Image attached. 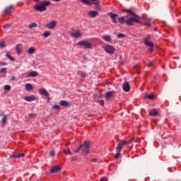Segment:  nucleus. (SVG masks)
<instances>
[{"label":"nucleus","mask_w":181,"mask_h":181,"mask_svg":"<svg viewBox=\"0 0 181 181\" xmlns=\"http://www.w3.org/2000/svg\"><path fill=\"white\" fill-rule=\"evenodd\" d=\"M78 151H80V149L78 148L76 151H75V152L78 153Z\"/></svg>","instance_id":"nucleus-50"},{"label":"nucleus","mask_w":181,"mask_h":181,"mask_svg":"<svg viewBox=\"0 0 181 181\" xmlns=\"http://www.w3.org/2000/svg\"><path fill=\"white\" fill-rule=\"evenodd\" d=\"M12 9H13V6L11 5L5 9L4 13H11V11H12Z\"/></svg>","instance_id":"nucleus-25"},{"label":"nucleus","mask_w":181,"mask_h":181,"mask_svg":"<svg viewBox=\"0 0 181 181\" xmlns=\"http://www.w3.org/2000/svg\"><path fill=\"white\" fill-rule=\"evenodd\" d=\"M99 104H100V105H104V100H100L99 101Z\"/></svg>","instance_id":"nucleus-44"},{"label":"nucleus","mask_w":181,"mask_h":181,"mask_svg":"<svg viewBox=\"0 0 181 181\" xmlns=\"http://www.w3.org/2000/svg\"><path fill=\"white\" fill-rule=\"evenodd\" d=\"M6 119H7L6 115H4L3 118H2V123L3 124H6Z\"/></svg>","instance_id":"nucleus-36"},{"label":"nucleus","mask_w":181,"mask_h":181,"mask_svg":"<svg viewBox=\"0 0 181 181\" xmlns=\"http://www.w3.org/2000/svg\"><path fill=\"white\" fill-rule=\"evenodd\" d=\"M33 86H32V84L30 83H26L25 84V90H27L28 91L33 90Z\"/></svg>","instance_id":"nucleus-26"},{"label":"nucleus","mask_w":181,"mask_h":181,"mask_svg":"<svg viewBox=\"0 0 181 181\" xmlns=\"http://www.w3.org/2000/svg\"><path fill=\"white\" fill-rule=\"evenodd\" d=\"M59 104L62 107H70V103L66 100H61Z\"/></svg>","instance_id":"nucleus-16"},{"label":"nucleus","mask_w":181,"mask_h":181,"mask_svg":"<svg viewBox=\"0 0 181 181\" xmlns=\"http://www.w3.org/2000/svg\"><path fill=\"white\" fill-rule=\"evenodd\" d=\"M24 100L25 101H35V100H36V96L32 95H30V96H26L24 98Z\"/></svg>","instance_id":"nucleus-13"},{"label":"nucleus","mask_w":181,"mask_h":181,"mask_svg":"<svg viewBox=\"0 0 181 181\" xmlns=\"http://www.w3.org/2000/svg\"><path fill=\"white\" fill-rule=\"evenodd\" d=\"M0 47H5V42H0Z\"/></svg>","instance_id":"nucleus-42"},{"label":"nucleus","mask_w":181,"mask_h":181,"mask_svg":"<svg viewBox=\"0 0 181 181\" xmlns=\"http://www.w3.org/2000/svg\"><path fill=\"white\" fill-rule=\"evenodd\" d=\"M57 25V21H53L52 22L48 23L47 25H45V28H47V29H54Z\"/></svg>","instance_id":"nucleus-6"},{"label":"nucleus","mask_w":181,"mask_h":181,"mask_svg":"<svg viewBox=\"0 0 181 181\" xmlns=\"http://www.w3.org/2000/svg\"><path fill=\"white\" fill-rule=\"evenodd\" d=\"M29 77H37L39 76V74L36 71H30L28 74Z\"/></svg>","instance_id":"nucleus-17"},{"label":"nucleus","mask_w":181,"mask_h":181,"mask_svg":"<svg viewBox=\"0 0 181 181\" xmlns=\"http://www.w3.org/2000/svg\"><path fill=\"white\" fill-rule=\"evenodd\" d=\"M50 35H52V33H50V31H46L43 33V36L45 37H49V36H50Z\"/></svg>","instance_id":"nucleus-29"},{"label":"nucleus","mask_w":181,"mask_h":181,"mask_svg":"<svg viewBox=\"0 0 181 181\" xmlns=\"http://www.w3.org/2000/svg\"><path fill=\"white\" fill-rule=\"evenodd\" d=\"M17 54H22V49L21 48V44H18L16 47Z\"/></svg>","instance_id":"nucleus-20"},{"label":"nucleus","mask_w":181,"mask_h":181,"mask_svg":"<svg viewBox=\"0 0 181 181\" xmlns=\"http://www.w3.org/2000/svg\"><path fill=\"white\" fill-rule=\"evenodd\" d=\"M71 160V161H73V160H76V158H72Z\"/></svg>","instance_id":"nucleus-51"},{"label":"nucleus","mask_w":181,"mask_h":181,"mask_svg":"<svg viewBox=\"0 0 181 181\" xmlns=\"http://www.w3.org/2000/svg\"><path fill=\"white\" fill-rule=\"evenodd\" d=\"M82 35L83 34L81 33V30H77L74 33H72L71 34V36H72V37H76V39H78V37H81Z\"/></svg>","instance_id":"nucleus-9"},{"label":"nucleus","mask_w":181,"mask_h":181,"mask_svg":"<svg viewBox=\"0 0 181 181\" xmlns=\"http://www.w3.org/2000/svg\"><path fill=\"white\" fill-rule=\"evenodd\" d=\"M62 170V167L59 165H54L51 168V173H57V172H60Z\"/></svg>","instance_id":"nucleus-10"},{"label":"nucleus","mask_w":181,"mask_h":181,"mask_svg":"<svg viewBox=\"0 0 181 181\" xmlns=\"http://www.w3.org/2000/svg\"><path fill=\"white\" fill-rule=\"evenodd\" d=\"M125 18H128V16H126V17H119L118 18L119 23H120L121 25H124V23H125V22H126Z\"/></svg>","instance_id":"nucleus-21"},{"label":"nucleus","mask_w":181,"mask_h":181,"mask_svg":"<svg viewBox=\"0 0 181 181\" xmlns=\"http://www.w3.org/2000/svg\"><path fill=\"white\" fill-rule=\"evenodd\" d=\"M104 50L107 54H114L115 52V47H112V45H107L104 47Z\"/></svg>","instance_id":"nucleus-4"},{"label":"nucleus","mask_w":181,"mask_h":181,"mask_svg":"<svg viewBox=\"0 0 181 181\" xmlns=\"http://www.w3.org/2000/svg\"><path fill=\"white\" fill-rule=\"evenodd\" d=\"M66 146H69V144H66Z\"/></svg>","instance_id":"nucleus-53"},{"label":"nucleus","mask_w":181,"mask_h":181,"mask_svg":"<svg viewBox=\"0 0 181 181\" xmlns=\"http://www.w3.org/2000/svg\"><path fill=\"white\" fill-rule=\"evenodd\" d=\"M23 157H25V154L24 153L13 155V158H17L18 159H19L21 158H23Z\"/></svg>","instance_id":"nucleus-28"},{"label":"nucleus","mask_w":181,"mask_h":181,"mask_svg":"<svg viewBox=\"0 0 181 181\" xmlns=\"http://www.w3.org/2000/svg\"><path fill=\"white\" fill-rule=\"evenodd\" d=\"M146 98H148V100H153L155 98V95H146Z\"/></svg>","instance_id":"nucleus-30"},{"label":"nucleus","mask_w":181,"mask_h":181,"mask_svg":"<svg viewBox=\"0 0 181 181\" xmlns=\"http://www.w3.org/2000/svg\"><path fill=\"white\" fill-rule=\"evenodd\" d=\"M98 13V12L97 11H90L88 12V16H90V18H95Z\"/></svg>","instance_id":"nucleus-15"},{"label":"nucleus","mask_w":181,"mask_h":181,"mask_svg":"<svg viewBox=\"0 0 181 181\" xmlns=\"http://www.w3.org/2000/svg\"><path fill=\"white\" fill-rule=\"evenodd\" d=\"M127 144H128L127 141H120L117 144L116 151H121L122 150V146L127 145Z\"/></svg>","instance_id":"nucleus-8"},{"label":"nucleus","mask_w":181,"mask_h":181,"mask_svg":"<svg viewBox=\"0 0 181 181\" xmlns=\"http://www.w3.org/2000/svg\"><path fill=\"white\" fill-rule=\"evenodd\" d=\"M97 160H98L97 158H93L92 159V162H97Z\"/></svg>","instance_id":"nucleus-47"},{"label":"nucleus","mask_w":181,"mask_h":181,"mask_svg":"<svg viewBox=\"0 0 181 181\" xmlns=\"http://www.w3.org/2000/svg\"><path fill=\"white\" fill-rule=\"evenodd\" d=\"M35 52H36V49L33 47H31L28 49L27 53L28 54H35Z\"/></svg>","instance_id":"nucleus-18"},{"label":"nucleus","mask_w":181,"mask_h":181,"mask_svg":"<svg viewBox=\"0 0 181 181\" xmlns=\"http://www.w3.org/2000/svg\"><path fill=\"white\" fill-rule=\"evenodd\" d=\"M103 39L105 40V42H111V40H112L111 35H105L103 37Z\"/></svg>","instance_id":"nucleus-23"},{"label":"nucleus","mask_w":181,"mask_h":181,"mask_svg":"<svg viewBox=\"0 0 181 181\" xmlns=\"http://www.w3.org/2000/svg\"><path fill=\"white\" fill-rule=\"evenodd\" d=\"M152 66H153V62L148 63V67H152Z\"/></svg>","instance_id":"nucleus-45"},{"label":"nucleus","mask_w":181,"mask_h":181,"mask_svg":"<svg viewBox=\"0 0 181 181\" xmlns=\"http://www.w3.org/2000/svg\"><path fill=\"white\" fill-rule=\"evenodd\" d=\"M13 79H15V77H13Z\"/></svg>","instance_id":"nucleus-55"},{"label":"nucleus","mask_w":181,"mask_h":181,"mask_svg":"<svg viewBox=\"0 0 181 181\" xmlns=\"http://www.w3.org/2000/svg\"><path fill=\"white\" fill-rule=\"evenodd\" d=\"M64 153H65V155H71V151H70V148H68L67 151H64Z\"/></svg>","instance_id":"nucleus-34"},{"label":"nucleus","mask_w":181,"mask_h":181,"mask_svg":"<svg viewBox=\"0 0 181 181\" xmlns=\"http://www.w3.org/2000/svg\"><path fill=\"white\" fill-rule=\"evenodd\" d=\"M78 46H84V47H86V49H93V45L91 43L86 42V41H79L77 42Z\"/></svg>","instance_id":"nucleus-5"},{"label":"nucleus","mask_w":181,"mask_h":181,"mask_svg":"<svg viewBox=\"0 0 181 181\" xmlns=\"http://www.w3.org/2000/svg\"><path fill=\"white\" fill-rule=\"evenodd\" d=\"M109 16H110L112 19V22L113 23H118V21H117V17L118 16V14H115L113 13H109Z\"/></svg>","instance_id":"nucleus-12"},{"label":"nucleus","mask_w":181,"mask_h":181,"mask_svg":"<svg viewBox=\"0 0 181 181\" xmlns=\"http://www.w3.org/2000/svg\"><path fill=\"white\" fill-rule=\"evenodd\" d=\"M13 79H15V77H13Z\"/></svg>","instance_id":"nucleus-54"},{"label":"nucleus","mask_w":181,"mask_h":181,"mask_svg":"<svg viewBox=\"0 0 181 181\" xmlns=\"http://www.w3.org/2000/svg\"><path fill=\"white\" fill-rule=\"evenodd\" d=\"M52 108L54 110H60V106L59 105H54V106H52Z\"/></svg>","instance_id":"nucleus-39"},{"label":"nucleus","mask_w":181,"mask_h":181,"mask_svg":"<svg viewBox=\"0 0 181 181\" xmlns=\"http://www.w3.org/2000/svg\"><path fill=\"white\" fill-rule=\"evenodd\" d=\"M123 12H126L127 13H129L131 16H134L126 20V24L129 26H132L134 25V22H136L137 23H141V18L139 16L136 15L135 13L131 11V10L123 9Z\"/></svg>","instance_id":"nucleus-1"},{"label":"nucleus","mask_w":181,"mask_h":181,"mask_svg":"<svg viewBox=\"0 0 181 181\" xmlns=\"http://www.w3.org/2000/svg\"><path fill=\"white\" fill-rule=\"evenodd\" d=\"M1 73H6V68H2V69H1Z\"/></svg>","instance_id":"nucleus-43"},{"label":"nucleus","mask_w":181,"mask_h":181,"mask_svg":"<svg viewBox=\"0 0 181 181\" xmlns=\"http://www.w3.org/2000/svg\"><path fill=\"white\" fill-rule=\"evenodd\" d=\"M147 26H151V23H146Z\"/></svg>","instance_id":"nucleus-49"},{"label":"nucleus","mask_w":181,"mask_h":181,"mask_svg":"<svg viewBox=\"0 0 181 181\" xmlns=\"http://www.w3.org/2000/svg\"><path fill=\"white\" fill-rule=\"evenodd\" d=\"M88 117H93V115H89Z\"/></svg>","instance_id":"nucleus-52"},{"label":"nucleus","mask_w":181,"mask_h":181,"mask_svg":"<svg viewBox=\"0 0 181 181\" xmlns=\"http://www.w3.org/2000/svg\"><path fill=\"white\" fill-rule=\"evenodd\" d=\"M61 1H63V0H54V2H60Z\"/></svg>","instance_id":"nucleus-48"},{"label":"nucleus","mask_w":181,"mask_h":181,"mask_svg":"<svg viewBox=\"0 0 181 181\" xmlns=\"http://www.w3.org/2000/svg\"><path fill=\"white\" fill-rule=\"evenodd\" d=\"M122 87L123 91H125V93H128L131 90V86H129V83L128 82L123 83Z\"/></svg>","instance_id":"nucleus-7"},{"label":"nucleus","mask_w":181,"mask_h":181,"mask_svg":"<svg viewBox=\"0 0 181 181\" xmlns=\"http://www.w3.org/2000/svg\"><path fill=\"white\" fill-rule=\"evenodd\" d=\"M4 90H6L7 91H10L11 90V86L9 85H6L4 86Z\"/></svg>","instance_id":"nucleus-37"},{"label":"nucleus","mask_w":181,"mask_h":181,"mask_svg":"<svg viewBox=\"0 0 181 181\" xmlns=\"http://www.w3.org/2000/svg\"><path fill=\"white\" fill-rule=\"evenodd\" d=\"M11 24H5L3 27L4 29H9L11 28Z\"/></svg>","instance_id":"nucleus-40"},{"label":"nucleus","mask_w":181,"mask_h":181,"mask_svg":"<svg viewBox=\"0 0 181 181\" xmlns=\"http://www.w3.org/2000/svg\"><path fill=\"white\" fill-rule=\"evenodd\" d=\"M132 142H135V141L134 140V139H132L129 141V143H130V144H132Z\"/></svg>","instance_id":"nucleus-46"},{"label":"nucleus","mask_w":181,"mask_h":181,"mask_svg":"<svg viewBox=\"0 0 181 181\" xmlns=\"http://www.w3.org/2000/svg\"><path fill=\"white\" fill-rule=\"evenodd\" d=\"M117 37L119 39H124V37H125V35L123 34V33H119V34L117 35Z\"/></svg>","instance_id":"nucleus-35"},{"label":"nucleus","mask_w":181,"mask_h":181,"mask_svg":"<svg viewBox=\"0 0 181 181\" xmlns=\"http://www.w3.org/2000/svg\"><path fill=\"white\" fill-rule=\"evenodd\" d=\"M34 1L36 4H40L34 6V9L38 11V12H45V11H47V6L52 4L50 1H42V0H35Z\"/></svg>","instance_id":"nucleus-2"},{"label":"nucleus","mask_w":181,"mask_h":181,"mask_svg":"<svg viewBox=\"0 0 181 181\" xmlns=\"http://www.w3.org/2000/svg\"><path fill=\"white\" fill-rule=\"evenodd\" d=\"M144 43L148 47H153L155 46V44H153V42H149V40H148L147 37H144Z\"/></svg>","instance_id":"nucleus-11"},{"label":"nucleus","mask_w":181,"mask_h":181,"mask_svg":"<svg viewBox=\"0 0 181 181\" xmlns=\"http://www.w3.org/2000/svg\"><path fill=\"white\" fill-rule=\"evenodd\" d=\"M90 145H91V143L86 141L79 146L78 149H82V156H87L90 153Z\"/></svg>","instance_id":"nucleus-3"},{"label":"nucleus","mask_w":181,"mask_h":181,"mask_svg":"<svg viewBox=\"0 0 181 181\" xmlns=\"http://www.w3.org/2000/svg\"><path fill=\"white\" fill-rule=\"evenodd\" d=\"M6 57H7V59H9V60L11 62H15V58H13V57L11 56V54H9V53L6 54Z\"/></svg>","instance_id":"nucleus-27"},{"label":"nucleus","mask_w":181,"mask_h":181,"mask_svg":"<svg viewBox=\"0 0 181 181\" xmlns=\"http://www.w3.org/2000/svg\"><path fill=\"white\" fill-rule=\"evenodd\" d=\"M114 94V91H109L105 93V98L107 100H109V98H111L112 97V95Z\"/></svg>","instance_id":"nucleus-22"},{"label":"nucleus","mask_w":181,"mask_h":181,"mask_svg":"<svg viewBox=\"0 0 181 181\" xmlns=\"http://www.w3.org/2000/svg\"><path fill=\"white\" fill-rule=\"evenodd\" d=\"M100 1L98 0H89V5H98Z\"/></svg>","instance_id":"nucleus-24"},{"label":"nucleus","mask_w":181,"mask_h":181,"mask_svg":"<svg viewBox=\"0 0 181 181\" xmlns=\"http://www.w3.org/2000/svg\"><path fill=\"white\" fill-rule=\"evenodd\" d=\"M82 4H85V5H90V0H81Z\"/></svg>","instance_id":"nucleus-33"},{"label":"nucleus","mask_w":181,"mask_h":181,"mask_svg":"<svg viewBox=\"0 0 181 181\" xmlns=\"http://www.w3.org/2000/svg\"><path fill=\"white\" fill-rule=\"evenodd\" d=\"M33 28H37V24L36 23H31L29 25L30 29H33Z\"/></svg>","instance_id":"nucleus-32"},{"label":"nucleus","mask_w":181,"mask_h":181,"mask_svg":"<svg viewBox=\"0 0 181 181\" xmlns=\"http://www.w3.org/2000/svg\"><path fill=\"white\" fill-rule=\"evenodd\" d=\"M29 118H36V114L31 113L28 115Z\"/></svg>","instance_id":"nucleus-38"},{"label":"nucleus","mask_w":181,"mask_h":181,"mask_svg":"<svg viewBox=\"0 0 181 181\" xmlns=\"http://www.w3.org/2000/svg\"><path fill=\"white\" fill-rule=\"evenodd\" d=\"M40 93L41 94V95H45V97H49V92H47V90H46V89L42 88V89H40Z\"/></svg>","instance_id":"nucleus-14"},{"label":"nucleus","mask_w":181,"mask_h":181,"mask_svg":"<svg viewBox=\"0 0 181 181\" xmlns=\"http://www.w3.org/2000/svg\"><path fill=\"white\" fill-rule=\"evenodd\" d=\"M116 154L115 156V159H118V158H119V156H121V151H116Z\"/></svg>","instance_id":"nucleus-31"},{"label":"nucleus","mask_w":181,"mask_h":181,"mask_svg":"<svg viewBox=\"0 0 181 181\" xmlns=\"http://www.w3.org/2000/svg\"><path fill=\"white\" fill-rule=\"evenodd\" d=\"M50 156H54L56 155V151H51L49 153Z\"/></svg>","instance_id":"nucleus-41"},{"label":"nucleus","mask_w":181,"mask_h":181,"mask_svg":"<svg viewBox=\"0 0 181 181\" xmlns=\"http://www.w3.org/2000/svg\"><path fill=\"white\" fill-rule=\"evenodd\" d=\"M149 115H151V117H156V115H158V111H156V109H153L150 111Z\"/></svg>","instance_id":"nucleus-19"}]
</instances>
